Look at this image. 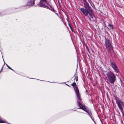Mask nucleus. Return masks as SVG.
Segmentation results:
<instances>
[{"mask_svg":"<svg viewBox=\"0 0 124 124\" xmlns=\"http://www.w3.org/2000/svg\"><path fill=\"white\" fill-rule=\"evenodd\" d=\"M0 123H7V122L5 121H2L0 117Z\"/></svg>","mask_w":124,"mask_h":124,"instance_id":"14","label":"nucleus"},{"mask_svg":"<svg viewBox=\"0 0 124 124\" xmlns=\"http://www.w3.org/2000/svg\"><path fill=\"white\" fill-rule=\"evenodd\" d=\"M40 2L46 3V4H47V5H48L47 3V1L46 0H40Z\"/></svg>","mask_w":124,"mask_h":124,"instance_id":"13","label":"nucleus"},{"mask_svg":"<svg viewBox=\"0 0 124 124\" xmlns=\"http://www.w3.org/2000/svg\"><path fill=\"white\" fill-rule=\"evenodd\" d=\"M91 115H90L89 116L92 119H93V118H92V116H91Z\"/></svg>","mask_w":124,"mask_h":124,"instance_id":"21","label":"nucleus"},{"mask_svg":"<svg viewBox=\"0 0 124 124\" xmlns=\"http://www.w3.org/2000/svg\"><path fill=\"white\" fill-rule=\"evenodd\" d=\"M107 75L109 82L111 84H113L116 80V77L115 74L110 71L107 74Z\"/></svg>","mask_w":124,"mask_h":124,"instance_id":"3","label":"nucleus"},{"mask_svg":"<svg viewBox=\"0 0 124 124\" xmlns=\"http://www.w3.org/2000/svg\"><path fill=\"white\" fill-rule=\"evenodd\" d=\"M79 113H82V112L80 111H78Z\"/></svg>","mask_w":124,"mask_h":124,"instance_id":"26","label":"nucleus"},{"mask_svg":"<svg viewBox=\"0 0 124 124\" xmlns=\"http://www.w3.org/2000/svg\"><path fill=\"white\" fill-rule=\"evenodd\" d=\"M34 0H32V1L30 0L27 2L25 7L26 6L29 7L30 6L34 4Z\"/></svg>","mask_w":124,"mask_h":124,"instance_id":"8","label":"nucleus"},{"mask_svg":"<svg viewBox=\"0 0 124 124\" xmlns=\"http://www.w3.org/2000/svg\"><path fill=\"white\" fill-rule=\"evenodd\" d=\"M38 5L39 7H42L45 8H48L47 4L46 3L40 2L38 4Z\"/></svg>","mask_w":124,"mask_h":124,"instance_id":"9","label":"nucleus"},{"mask_svg":"<svg viewBox=\"0 0 124 124\" xmlns=\"http://www.w3.org/2000/svg\"><path fill=\"white\" fill-rule=\"evenodd\" d=\"M51 82V83H52L53 82Z\"/></svg>","mask_w":124,"mask_h":124,"instance_id":"29","label":"nucleus"},{"mask_svg":"<svg viewBox=\"0 0 124 124\" xmlns=\"http://www.w3.org/2000/svg\"><path fill=\"white\" fill-rule=\"evenodd\" d=\"M6 65L7 66V67H8V66H9L7 64H6Z\"/></svg>","mask_w":124,"mask_h":124,"instance_id":"24","label":"nucleus"},{"mask_svg":"<svg viewBox=\"0 0 124 124\" xmlns=\"http://www.w3.org/2000/svg\"><path fill=\"white\" fill-rule=\"evenodd\" d=\"M107 28L109 30H113V26L111 25L108 24V25Z\"/></svg>","mask_w":124,"mask_h":124,"instance_id":"10","label":"nucleus"},{"mask_svg":"<svg viewBox=\"0 0 124 124\" xmlns=\"http://www.w3.org/2000/svg\"><path fill=\"white\" fill-rule=\"evenodd\" d=\"M92 120L94 122H95L94 121V119H93H93H92Z\"/></svg>","mask_w":124,"mask_h":124,"instance_id":"22","label":"nucleus"},{"mask_svg":"<svg viewBox=\"0 0 124 124\" xmlns=\"http://www.w3.org/2000/svg\"><path fill=\"white\" fill-rule=\"evenodd\" d=\"M84 7L85 9L84 8H81L80 9V10L82 12L83 11V9H84V11L85 12H87L88 11H90L92 9L89 6V4L87 2H86L84 3Z\"/></svg>","mask_w":124,"mask_h":124,"instance_id":"5","label":"nucleus"},{"mask_svg":"<svg viewBox=\"0 0 124 124\" xmlns=\"http://www.w3.org/2000/svg\"><path fill=\"white\" fill-rule=\"evenodd\" d=\"M111 66L113 69L117 73H118L119 71L118 70L117 66L116 63L114 61H112L110 62Z\"/></svg>","mask_w":124,"mask_h":124,"instance_id":"6","label":"nucleus"},{"mask_svg":"<svg viewBox=\"0 0 124 124\" xmlns=\"http://www.w3.org/2000/svg\"><path fill=\"white\" fill-rule=\"evenodd\" d=\"M88 1L90 4L92 5L91 3H92V2L91 0H88Z\"/></svg>","mask_w":124,"mask_h":124,"instance_id":"18","label":"nucleus"},{"mask_svg":"<svg viewBox=\"0 0 124 124\" xmlns=\"http://www.w3.org/2000/svg\"><path fill=\"white\" fill-rule=\"evenodd\" d=\"M71 85L73 86L74 87V89L75 90V92H76V91H75V88H76V87H77L78 89V91H79V89L78 87L77 86H76L75 87H74V86H75L76 85V83H75V82H74L73 83V84H71ZM75 93H76V92H75Z\"/></svg>","mask_w":124,"mask_h":124,"instance_id":"12","label":"nucleus"},{"mask_svg":"<svg viewBox=\"0 0 124 124\" xmlns=\"http://www.w3.org/2000/svg\"><path fill=\"white\" fill-rule=\"evenodd\" d=\"M120 110H121V112L123 116H124V111H123V109H120Z\"/></svg>","mask_w":124,"mask_h":124,"instance_id":"15","label":"nucleus"},{"mask_svg":"<svg viewBox=\"0 0 124 124\" xmlns=\"http://www.w3.org/2000/svg\"><path fill=\"white\" fill-rule=\"evenodd\" d=\"M40 80L41 81H42V80Z\"/></svg>","mask_w":124,"mask_h":124,"instance_id":"28","label":"nucleus"},{"mask_svg":"<svg viewBox=\"0 0 124 124\" xmlns=\"http://www.w3.org/2000/svg\"><path fill=\"white\" fill-rule=\"evenodd\" d=\"M89 20L91 21V19H90V18H89Z\"/></svg>","mask_w":124,"mask_h":124,"instance_id":"25","label":"nucleus"},{"mask_svg":"<svg viewBox=\"0 0 124 124\" xmlns=\"http://www.w3.org/2000/svg\"><path fill=\"white\" fill-rule=\"evenodd\" d=\"M8 67L9 69L13 70V71H14V70L12 69L9 66H8Z\"/></svg>","mask_w":124,"mask_h":124,"instance_id":"17","label":"nucleus"},{"mask_svg":"<svg viewBox=\"0 0 124 124\" xmlns=\"http://www.w3.org/2000/svg\"><path fill=\"white\" fill-rule=\"evenodd\" d=\"M83 3H85L86 2H87L86 1V0H83Z\"/></svg>","mask_w":124,"mask_h":124,"instance_id":"19","label":"nucleus"},{"mask_svg":"<svg viewBox=\"0 0 124 124\" xmlns=\"http://www.w3.org/2000/svg\"><path fill=\"white\" fill-rule=\"evenodd\" d=\"M115 100L116 103L117 104L119 109H123L124 106V103L121 100H118V98L117 97H115Z\"/></svg>","mask_w":124,"mask_h":124,"instance_id":"4","label":"nucleus"},{"mask_svg":"<svg viewBox=\"0 0 124 124\" xmlns=\"http://www.w3.org/2000/svg\"><path fill=\"white\" fill-rule=\"evenodd\" d=\"M66 85H68V86H69L68 85H67V84H66Z\"/></svg>","mask_w":124,"mask_h":124,"instance_id":"27","label":"nucleus"},{"mask_svg":"<svg viewBox=\"0 0 124 124\" xmlns=\"http://www.w3.org/2000/svg\"><path fill=\"white\" fill-rule=\"evenodd\" d=\"M105 39L107 50L108 53L110 54L111 53V50L113 49V47L112 45V42L109 39H107L106 37L105 38Z\"/></svg>","mask_w":124,"mask_h":124,"instance_id":"2","label":"nucleus"},{"mask_svg":"<svg viewBox=\"0 0 124 124\" xmlns=\"http://www.w3.org/2000/svg\"><path fill=\"white\" fill-rule=\"evenodd\" d=\"M68 22V24L69 26L70 27H71V25L70 24V22L68 20H67Z\"/></svg>","mask_w":124,"mask_h":124,"instance_id":"16","label":"nucleus"},{"mask_svg":"<svg viewBox=\"0 0 124 124\" xmlns=\"http://www.w3.org/2000/svg\"><path fill=\"white\" fill-rule=\"evenodd\" d=\"M71 31H72V32H73V28H72V27H70Z\"/></svg>","mask_w":124,"mask_h":124,"instance_id":"20","label":"nucleus"},{"mask_svg":"<svg viewBox=\"0 0 124 124\" xmlns=\"http://www.w3.org/2000/svg\"><path fill=\"white\" fill-rule=\"evenodd\" d=\"M84 9H83L82 10L83 11H82V12L86 16H87L88 15V14H89L90 16H91V17L93 19H94L95 18V17L94 16V15L93 13V10H92L88 11L87 12H85L84 11Z\"/></svg>","mask_w":124,"mask_h":124,"instance_id":"7","label":"nucleus"},{"mask_svg":"<svg viewBox=\"0 0 124 124\" xmlns=\"http://www.w3.org/2000/svg\"><path fill=\"white\" fill-rule=\"evenodd\" d=\"M75 90L77 96V104L79 107V108L83 109L86 112L88 115L89 116L92 115V113L91 112V111L89 110L86 107L82 104L81 97L77 87L75 88Z\"/></svg>","mask_w":124,"mask_h":124,"instance_id":"1","label":"nucleus"},{"mask_svg":"<svg viewBox=\"0 0 124 124\" xmlns=\"http://www.w3.org/2000/svg\"><path fill=\"white\" fill-rule=\"evenodd\" d=\"M55 14H56V15H57L59 17V16H58V14H57V13H56Z\"/></svg>","mask_w":124,"mask_h":124,"instance_id":"23","label":"nucleus"},{"mask_svg":"<svg viewBox=\"0 0 124 124\" xmlns=\"http://www.w3.org/2000/svg\"><path fill=\"white\" fill-rule=\"evenodd\" d=\"M48 6H49V7H49L47 6V7L48 8H47L48 9H49L52 11H53V12H54V9L52 8V7L50 6V5L49 4L48 5H47Z\"/></svg>","mask_w":124,"mask_h":124,"instance_id":"11","label":"nucleus"}]
</instances>
